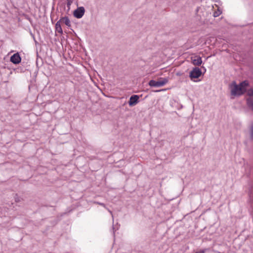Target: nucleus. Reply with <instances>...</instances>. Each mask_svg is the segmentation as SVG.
<instances>
[{
    "label": "nucleus",
    "mask_w": 253,
    "mask_h": 253,
    "mask_svg": "<svg viewBox=\"0 0 253 253\" xmlns=\"http://www.w3.org/2000/svg\"><path fill=\"white\" fill-rule=\"evenodd\" d=\"M191 61L194 65L199 66L202 63V58L198 56H194L191 57Z\"/></svg>",
    "instance_id": "8"
},
{
    "label": "nucleus",
    "mask_w": 253,
    "mask_h": 253,
    "mask_svg": "<svg viewBox=\"0 0 253 253\" xmlns=\"http://www.w3.org/2000/svg\"><path fill=\"white\" fill-rule=\"evenodd\" d=\"M249 85L248 81H244L237 84L235 82H233L229 85L231 94L232 96H238L243 94L247 89Z\"/></svg>",
    "instance_id": "1"
},
{
    "label": "nucleus",
    "mask_w": 253,
    "mask_h": 253,
    "mask_svg": "<svg viewBox=\"0 0 253 253\" xmlns=\"http://www.w3.org/2000/svg\"><path fill=\"white\" fill-rule=\"evenodd\" d=\"M139 99V96L137 95H132L128 102L129 105L130 106H133L135 105L138 102Z\"/></svg>",
    "instance_id": "6"
},
{
    "label": "nucleus",
    "mask_w": 253,
    "mask_h": 253,
    "mask_svg": "<svg viewBox=\"0 0 253 253\" xmlns=\"http://www.w3.org/2000/svg\"><path fill=\"white\" fill-rule=\"evenodd\" d=\"M56 31L59 34H62L63 33V30L61 27V23L59 20L55 24Z\"/></svg>",
    "instance_id": "10"
},
{
    "label": "nucleus",
    "mask_w": 253,
    "mask_h": 253,
    "mask_svg": "<svg viewBox=\"0 0 253 253\" xmlns=\"http://www.w3.org/2000/svg\"><path fill=\"white\" fill-rule=\"evenodd\" d=\"M252 135L253 136V126L252 127Z\"/></svg>",
    "instance_id": "14"
},
{
    "label": "nucleus",
    "mask_w": 253,
    "mask_h": 253,
    "mask_svg": "<svg viewBox=\"0 0 253 253\" xmlns=\"http://www.w3.org/2000/svg\"><path fill=\"white\" fill-rule=\"evenodd\" d=\"M109 212H110V213H111V214H112V211H109Z\"/></svg>",
    "instance_id": "15"
},
{
    "label": "nucleus",
    "mask_w": 253,
    "mask_h": 253,
    "mask_svg": "<svg viewBox=\"0 0 253 253\" xmlns=\"http://www.w3.org/2000/svg\"><path fill=\"white\" fill-rule=\"evenodd\" d=\"M247 94L250 96L249 98L247 99V104L248 106L253 109V100L252 97H253V88H251L247 91Z\"/></svg>",
    "instance_id": "5"
},
{
    "label": "nucleus",
    "mask_w": 253,
    "mask_h": 253,
    "mask_svg": "<svg viewBox=\"0 0 253 253\" xmlns=\"http://www.w3.org/2000/svg\"><path fill=\"white\" fill-rule=\"evenodd\" d=\"M202 75L201 70L197 67H195L190 72L189 76L191 80L197 79Z\"/></svg>",
    "instance_id": "3"
},
{
    "label": "nucleus",
    "mask_w": 253,
    "mask_h": 253,
    "mask_svg": "<svg viewBox=\"0 0 253 253\" xmlns=\"http://www.w3.org/2000/svg\"><path fill=\"white\" fill-rule=\"evenodd\" d=\"M168 82V80L166 78H164L158 81L151 80L149 83V84L151 86L160 87L164 85Z\"/></svg>",
    "instance_id": "2"
},
{
    "label": "nucleus",
    "mask_w": 253,
    "mask_h": 253,
    "mask_svg": "<svg viewBox=\"0 0 253 253\" xmlns=\"http://www.w3.org/2000/svg\"><path fill=\"white\" fill-rule=\"evenodd\" d=\"M85 10L84 7H79L74 12V16L77 18H82L84 15Z\"/></svg>",
    "instance_id": "4"
},
{
    "label": "nucleus",
    "mask_w": 253,
    "mask_h": 253,
    "mask_svg": "<svg viewBox=\"0 0 253 253\" xmlns=\"http://www.w3.org/2000/svg\"><path fill=\"white\" fill-rule=\"evenodd\" d=\"M205 253V250H203L202 251H200L199 252H197L196 253Z\"/></svg>",
    "instance_id": "13"
},
{
    "label": "nucleus",
    "mask_w": 253,
    "mask_h": 253,
    "mask_svg": "<svg viewBox=\"0 0 253 253\" xmlns=\"http://www.w3.org/2000/svg\"><path fill=\"white\" fill-rule=\"evenodd\" d=\"M67 1L68 5H70L73 2V0H67Z\"/></svg>",
    "instance_id": "12"
},
{
    "label": "nucleus",
    "mask_w": 253,
    "mask_h": 253,
    "mask_svg": "<svg viewBox=\"0 0 253 253\" xmlns=\"http://www.w3.org/2000/svg\"><path fill=\"white\" fill-rule=\"evenodd\" d=\"M60 22L62 23L65 24L68 27L71 26V22L69 19L67 17H64L59 20Z\"/></svg>",
    "instance_id": "9"
},
{
    "label": "nucleus",
    "mask_w": 253,
    "mask_h": 253,
    "mask_svg": "<svg viewBox=\"0 0 253 253\" xmlns=\"http://www.w3.org/2000/svg\"><path fill=\"white\" fill-rule=\"evenodd\" d=\"M221 11L219 9V8L218 7L217 10L214 12L213 15L214 17H216L219 16L221 14Z\"/></svg>",
    "instance_id": "11"
},
{
    "label": "nucleus",
    "mask_w": 253,
    "mask_h": 253,
    "mask_svg": "<svg viewBox=\"0 0 253 253\" xmlns=\"http://www.w3.org/2000/svg\"><path fill=\"white\" fill-rule=\"evenodd\" d=\"M21 59L18 53L14 54L10 58V61L17 64L21 62Z\"/></svg>",
    "instance_id": "7"
}]
</instances>
